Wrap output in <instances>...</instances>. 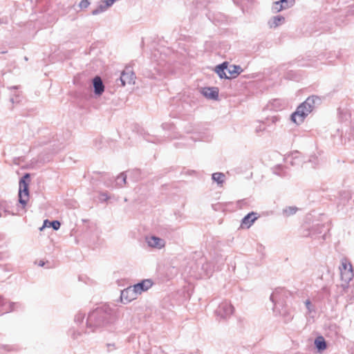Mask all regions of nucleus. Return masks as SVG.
Masks as SVG:
<instances>
[{
	"label": "nucleus",
	"instance_id": "nucleus-27",
	"mask_svg": "<svg viewBox=\"0 0 354 354\" xmlns=\"http://www.w3.org/2000/svg\"><path fill=\"white\" fill-rule=\"evenodd\" d=\"M305 305H306V308L308 309V313H310L312 311L314 310V309L313 308V305L309 299H307L305 301Z\"/></svg>",
	"mask_w": 354,
	"mask_h": 354
},
{
	"label": "nucleus",
	"instance_id": "nucleus-14",
	"mask_svg": "<svg viewBox=\"0 0 354 354\" xmlns=\"http://www.w3.org/2000/svg\"><path fill=\"white\" fill-rule=\"evenodd\" d=\"M315 345L319 352H322L327 347L326 342L322 336H318L315 339Z\"/></svg>",
	"mask_w": 354,
	"mask_h": 354
},
{
	"label": "nucleus",
	"instance_id": "nucleus-16",
	"mask_svg": "<svg viewBox=\"0 0 354 354\" xmlns=\"http://www.w3.org/2000/svg\"><path fill=\"white\" fill-rule=\"evenodd\" d=\"M225 177V174L221 172L214 173L212 176V180L216 181L218 185H221L224 182Z\"/></svg>",
	"mask_w": 354,
	"mask_h": 354
},
{
	"label": "nucleus",
	"instance_id": "nucleus-26",
	"mask_svg": "<svg viewBox=\"0 0 354 354\" xmlns=\"http://www.w3.org/2000/svg\"><path fill=\"white\" fill-rule=\"evenodd\" d=\"M109 198V196L107 195L106 193L105 192H102L100 194V196H99V200L101 201V202H105Z\"/></svg>",
	"mask_w": 354,
	"mask_h": 354
},
{
	"label": "nucleus",
	"instance_id": "nucleus-19",
	"mask_svg": "<svg viewBox=\"0 0 354 354\" xmlns=\"http://www.w3.org/2000/svg\"><path fill=\"white\" fill-rule=\"evenodd\" d=\"M297 211V208L296 207H288L283 210V214L287 216H291L295 214Z\"/></svg>",
	"mask_w": 354,
	"mask_h": 354
},
{
	"label": "nucleus",
	"instance_id": "nucleus-17",
	"mask_svg": "<svg viewBox=\"0 0 354 354\" xmlns=\"http://www.w3.org/2000/svg\"><path fill=\"white\" fill-rule=\"evenodd\" d=\"M127 183V175L125 173L122 172L116 178V185L122 187L124 185H125Z\"/></svg>",
	"mask_w": 354,
	"mask_h": 354
},
{
	"label": "nucleus",
	"instance_id": "nucleus-34",
	"mask_svg": "<svg viewBox=\"0 0 354 354\" xmlns=\"http://www.w3.org/2000/svg\"><path fill=\"white\" fill-rule=\"evenodd\" d=\"M3 305V299L1 296H0V306Z\"/></svg>",
	"mask_w": 354,
	"mask_h": 354
},
{
	"label": "nucleus",
	"instance_id": "nucleus-25",
	"mask_svg": "<svg viewBox=\"0 0 354 354\" xmlns=\"http://www.w3.org/2000/svg\"><path fill=\"white\" fill-rule=\"evenodd\" d=\"M89 5L90 2L88 1V0H82L79 3V6L82 9L87 8Z\"/></svg>",
	"mask_w": 354,
	"mask_h": 354
},
{
	"label": "nucleus",
	"instance_id": "nucleus-37",
	"mask_svg": "<svg viewBox=\"0 0 354 354\" xmlns=\"http://www.w3.org/2000/svg\"><path fill=\"white\" fill-rule=\"evenodd\" d=\"M10 100H11L12 102H14V99L13 98H11Z\"/></svg>",
	"mask_w": 354,
	"mask_h": 354
},
{
	"label": "nucleus",
	"instance_id": "nucleus-24",
	"mask_svg": "<svg viewBox=\"0 0 354 354\" xmlns=\"http://www.w3.org/2000/svg\"><path fill=\"white\" fill-rule=\"evenodd\" d=\"M84 318V314L82 313H78L75 316V322L76 323H82L83 322V319Z\"/></svg>",
	"mask_w": 354,
	"mask_h": 354
},
{
	"label": "nucleus",
	"instance_id": "nucleus-22",
	"mask_svg": "<svg viewBox=\"0 0 354 354\" xmlns=\"http://www.w3.org/2000/svg\"><path fill=\"white\" fill-rule=\"evenodd\" d=\"M281 291H282L281 289H276L272 293V295H270V300L275 305L277 301V299H278V295L281 292Z\"/></svg>",
	"mask_w": 354,
	"mask_h": 354
},
{
	"label": "nucleus",
	"instance_id": "nucleus-32",
	"mask_svg": "<svg viewBox=\"0 0 354 354\" xmlns=\"http://www.w3.org/2000/svg\"><path fill=\"white\" fill-rule=\"evenodd\" d=\"M15 306H19V304L18 303H14V302L10 303V311L14 310Z\"/></svg>",
	"mask_w": 354,
	"mask_h": 354
},
{
	"label": "nucleus",
	"instance_id": "nucleus-10",
	"mask_svg": "<svg viewBox=\"0 0 354 354\" xmlns=\"http://www.w3.org/2000/svg\"><path fill=\"white\" fill-rule=\"evenodd\" d=\"M94 93L96 95H101L104 91V85L100 77L95 76L93 79Z\"/></svg>",
	"mask_w": 354,
	"mask_h": 354
},
{
	"label": "nucleus",
	"instance_id": "nucleus-2",
	"mask_svg": "<svg viewBox=\"0 0 354 354\" xmlns=\"http://www.w3.org/2000/svg\"><path fill=\"white\" fill-rule=\"evenodd\" d=\"M321 102V99L315 95L308 97L301 103L291 115V120L299 124L304 120L305 118L313 110L316 104Z\"/></svg>",
	"mask_w": 354,
	"mask_h": 354
},
{
	"label": "nucleus",
	"instance_id": "nucleus-13",
	"mask_svg": "<svg viewBox=\"0 0 354 354\" xmlns=\"http://www.w3.org/2000/svg\"><path fill=\"white\" fill-rule=\"evenodd\" d=\"M228 63L225 62L216 67L215 71L221 79H229L228 75L225 73Z\"/></svg>",
	"mask_w": 354,
	"mask_h": 354
},
{
	"label": "nucleus",
	"instance_id": "nucleus-30",
	"mask_svg": "<svg viewBox=\"0 0 354 354\" xmlns=\"http://www.w3.org/2000/svg\"><path fill=\"white\" fill-rule=\"evenodd\" d=\"M81 335L80 332H75L73 331L71 336L73 339H77Z\"/></svg>",
	"mask_w": 354,
	"mask_h": 354
},
{
	"label": "nucleus",
	"instance_id": "nucleus-28",
	"mask_svg": "<svg viewBox=\"0 0 354 354\" xmlns=\"http://www.w3.org/2000/svg\"><path fill=\"white\" fill-rule=\"evenodd\" d=\"M279 3L281 5H289V7L293 6L295 3V0H280Z\"/></svg>",
	"mask_w": 354,
	"mask_h": 354
},
{
	"label": "nucleus",
	"instance_id": "nucleus-18",
	"mask_svg": "<svg viewBox=\"0 0 354 354\" xmlns=\"http://www.w3.org/2000/svg\"><path fill=\"white\" fill-rule=\"evenodd\" d=\"M110 6L107 5V3L105 1V3L100 4L96 9H94L92 11V15H97L101 12H104Z\"/></svg>",
	"mask_w": 354,
	"mask_h": 354
},
{
	"label": "nucleus",
	"instance_id": "nucleus-8",
	"mask_svg": "<svg viewBox=\"0 0 354 354\" xmlns=\"http://www.w3.org/2000/svg\"><path fill=\"white\" fill-rule=\"evenodd\" d=\"M146 242L149 247L161 249L165 245V241L156 236H146Z\"/></svg>",
	"mask_w": 354,
	"mask_h": 354
},
{
	"label": "nucleus",
	"instance_id": "nucleus-5",
	"mask_svg": "<svg viewBox=\"0 0 354 354\" xmlns=\"http://www.w3.org/2000/svg\"><path fill=\"white\" fill-rule=\"evenodd\" d=\"M341 279L346 283H348L353 277V267L351 263L343 261L340 268Z\"/></svg>",
	"mask_w": 354,
	"mask_h": 354
},
{
	"label": "nucleus",
	"instance_id": "nucleus-12",
	"mask_svg": "<svg viewBox=\"0 0 354 354\" xmlns=\"http://www.w3.org/2000/svg\"><path fill=\"white\" fill-rule=\"evenodd\" d=\"M226 71L230 75L229 79L236 77L242 71L243 69L240 66L237 65H230L227 66Z\"/></svg>",
	"mask_w": 354,
	"mask_h": 354
},
{
	"label": "nucleus",
	"instance_id": "nucleus-4",
	"mask_svg": "<svg viewBox=\"0 0 354 354\" xmlns=\"http://www.w3.org/2000/svg\"><path fill=\"white\" fill-rule=\"evenodd\" d=\"M234 310V307L229 301H224L221 302L218 306L217 309L216 310V314L221 318L225 319L233 313Z\"/></svg>",
	"mask_w": 354,
	"mask_h": 354
},
{
	"label": "nucleus",
	"instance_id": "nucleus-29",
	"mask_svg": "<svg viewBox=\"0 0 354 354\" xmlns=\"http://www.w3.org/2000/svg\"><path fill=\"white\" fill-rule=\"evenodd\" d=\"M131 174H133V176L136 177V180H138V177L140 175V171L139 169H133L129 171Z\"/></svg>",
	"mask_w": 354,
	"mask_h": 354
},
{
	"label": "nucleus",
	"instance_id": "nucleus-20",
	"mask_svg": "<svg viewBox=\"0 0 354 354\" xmlns=\"http://www.w3.org/2000/svg\"><path fill=\"white\" fill-rule=\"evenodd\" d=\"M289 8V5H281L279 1H277L274 3L272 6V9L275 10L276 12H279L282 10L283 9H286Z\"/></svg>",
	"mask_w": 354,
	"mask_h": 354
},
{
	"label": "nucleus",
	"instance_id": "nucleus-11",
	"mask_svg": "<svg viewBox=\"0 0 354 354\" xmlns=\"http://www.w3.org/2000/svg\"><path fill=\"white\" fill-rule=\"evenodd\" d=\"M202 94L208 99L218 100V90L216 87H205L203 88Z\"/></svg>",
	"mask_w": 354,
	"mask_h": 354
},
{
	"label": "nucleus",
	"instance_id": "nucleus-1",
	"mask_svg": "<svg viewBox=\"0 0 354 354\" xmlns=\"http://www.w3.org/2000/svg\"><path fill=\"white\" fill-rule=\"evenodd\" d=\"M113 310L107 306L97 308L88 314L86 320L87 328L93 332L100 327L112 324L115 321Z\"/></svg>",
	"mask_w": 354,
	"mask_h": 354
},
{
	"label": "nucleus",
	"instance_id": "nucleus-21",
	"mask_svg": "<svg viewBox=\"0 0 354 354\" xmlns=\"http://www.w3.org/2000/svg\"><path fill=\"white\" fill-rule=\"evenodd\" d=\"M285 20L284 17L280 15L274 17L272 19V25L276 27L280 25Z\"/></svg>",
	"mask_w": 354,
	"mask_h": 354
},
{
	"label": "nucleus",
	"instance_id": "nucleus-3",
	"mask_svg": "<svg viewBox=\"0 0 354 354\" xmlns=\"http://www.w3.org/2000/svg\"><path fill=\"white\" fill-rule=\"evenodd\" d=\"M30 175L28 173L25 174L23 177L19 180V202L25 207L29 200V182Z\"/></svg>",
	"mask_w": 354,
	"mask_h": 354
},
{
	"label": "nucleus",
	"instance_id": "nucleus-23",
	"mask_svg": "<svg viewBox=\"0 0 354 354\" xmlns=\"http://www.w3.org/2000/svg\"><path fill=\"white\" fill-rule=\"evenodd\" d=\"M61 223L58 221H53L49 222V226L52 227L55 230H57L60 227Z\"/></svg>",
	"mask_w": 354,
	"mask_h": 354
},
{
	"label": "nucleus",
	"instance_id": "nucleus-31",
	"mask_svg": "<svg viewBox=\"0 0 354 354\" xmlns=\"http://www.w3.org/2000/svg\"><path fill=\"white\" fill-rule=\"evenodd\" d=\"M284 317H285V322H288L289 321H290L292 319V317L291 315H290L289 314H286L284 315Z\"/></svg>",
	"mask_w": 354,
	"mask_h": 354
},
{
	"label": "nucleus",
	"instance_id": "nucleus-7",
	"mask_svg": "<svg viewBox=\"0 0 354 354\" xmlns=\"http://www.w3.org/2000/svg\"><path fill=\"white\" fill-rule=\"evenodd\" d=\"M138 297V295L133 286H129L121 291L120 299L124 304L129 303Z\"/></svg>",
	"mask_w": 354,
	"mask_h": 354
},
{
	"label": "nucleus",
	"instance_id": "nucleus-15",
	"mask_svg": "<svg viewBox=\"0 0 354 354\" xmlns=\"http://www.w3.org/2000/svg\"><path fill=\"white\" fill-rule=\"evenodd\" d=\"M255 214H256L254 212L248 214L242 219V224L245 225H247V227H249L257 219Z\"/></svg>",
	"mask_w": 354,
	"mask_h": 354
},
{
	"label": "nucleus",
	"instance_id": "nucleus-35",
	"mask_svg": "<svg viewBox=\"0 0 354 354\" xmlns=\"http://www.w3.org/2000/svg\"><path fill=\"white\" fill-rule=\"evenodd\" d=\"M44 264H45V263L43 261H40L39 263V266H44Z\"/></svg>",
	"mask_w": 354,
	"mask_h": 354
},
{
	"label": "nucleus",
	"instance_id": "nucleus-9",
	"mask_svg": "<svg viewBox=\"0 0 354 354\" xmlns=\"http://www.w3.org/2000/svg\"><path fill=\"white\" fill-rule=\"evenodd\" d=\"M152 281L150 279H145L141 282L138 283L133 286L135 289L137 295L141 294L142 292L147 290L149 288L152 286Z\"/></svg>",
	"mask_w": 354,
	"mask_h": 354
},
{
	"label": "nucleus",
	"instance_id": "nucleus-6",
	"mask_svg": "<svg viewBox=\"0 0 354 354\" xmlns=\"http://www.w3.org/2000/svg\"><path fill=\"white\" fill-rule=\"evenodd\" d=\"M135 74L131 66H126L122 72L121 75L118 81L120 82L122 86L126 84H130L134 82Z\"/></svg>",
	"mask_w": 354,
	"mask_h": 354
},
{
	"label": "nucleus",
	"instance_id": "nucleus-36",
	"mask_svg": "<svg viewBox=\"0 0 354 354\" xmlns=\"http://www.w3.org/2000/svg\"><path fill=\"white\" fill-rule=\"evenodd\" d=\"M10 88L18 89L19 86H15L13 87H10Z\"/></svg>",
	"mask_w": 354,
	"mask_h": 354
},
{
	"label": "nucleus",
	"instance_id": "nucleus-33",
	"mask_svg": "<svg viewBox=\"0 0 354 354\" xmlns=\"http://www.w3.org/2000/svg\"><path fill=\"white\" fill-rule=\"evenodd\" d=\"M49 222L48 220H45L43 226L39 228V230H43V229L48 225V223L49 224Z\"/></svg>",
	"mask_w": 354,
	"mask_h": 354
}]
</instances>
